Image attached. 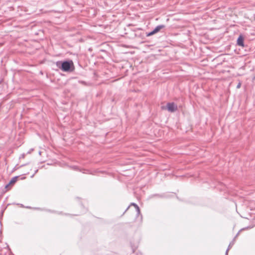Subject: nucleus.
Instances as JSON below:
<instances>
[{
    "label": "nucleus",
    "instance_id": "f03ea898",
    "mask_svg": "<svg viewBox=\"0 0 255 255\" xmlns=\"http://www.w3.org/2000/svg\"><path fill=\"white\" fill-rule=\"evenodd\" d=\"M167 109L169 112L173 113L177 110V106L173 102L168 103L166 105V108L164 106L161 107V109Z\"/></svg>",
    "mask_w": 255,
    "mask_h": 255
},
{
    "label": "nucleus",
    "instance_id": "9d476101",
    "mask_svg": "<svg viewBox=\"0 0 255 255\" xmlns=\"http://www.w3.org/2000/svg\"><path fill=\"white\" fill-rule=\"evenodd\" d=\"M253 80H255V76L253 78Z\"/></svg>",
    "mask_w": 255,
    "mask_h": 255
},
{
    "label": "nucleus",
    "instance_id": "6e6552de",
    "mask_svg": "<svg viewBox=\"0 0 255 255\" xmlns=\"http://www.w3.org/2000/svg\"><path fill=\"white\" fill-rule=\"evenodd\" d=\"M155 34V33L154 32V31H153V30L151 31L150 32L148 33L147 34V36H151V35H152L153 34Z\"/></svg>",
    "mask_w": 255,
    "mask_h": 255
},
{
    "label": "nucleus",
    "instance_id": "7ed1b4c3",
    "mask_svg": "<svg viewBox=\"0 0 255 255\" xmlns=\"http://www.w3.org/2000/svg\"><path fill=\"white\" fill-rule=\"evenodd\" d=\"M237 45L240 46L244 47V38L242 35H240L237 39Z\"/></svg>",
    "mask_w": 255,
    "mask_h": 255
},
{
    "label": "nucleus",
    "instance_id": "1a4fd4ad",
    "mask_svg": "<svg viewBox=\"0 0 255 255\" xmlns=\"http://www.w3.org/2000/svg\"><path fill=\"white\" fill-rule=\"evenodd\" d=\"M240 87V84H238L237 86V88H239Z\"/></svg>",
    "mask_w": 255,
    "mask_h": 255
},
{
    "label": "nucleus",
    "instance_id": "f257e3e1",
    "mask_svg": "<svg viewBox=\"0 0 255 255\" xmlns=\"http://www.w3.org/2000/svg\"><path fill=\"white\" fill-rule=\"evenodd\" d=\"M56 66L64 72H71L74 70V63L72 60L57 61Z\"/></svg>",
    "mask_w": 255,
    "mask_h": 255
},
{
    "label": "nucleus",
    "instance_id": "20e7f679",
    "mask_svg": "<svg viewBox=\"0 0 255 255\" xmlns=\"http://www.w3.org/2000/svg\"><path fill=\"white\" fill-rule=\"evenodd\" d=\"M17 178L18 176H15L12 177L10 180V182H9V183L5 186V188H8L10 185L15 183L17 181Z\"/></svg>",
    "mask_w": 255,
    "mask_h": 255
},
{
    "label": "nucleus",
    "instance_id": "423d86ee",
    "mask_svg": "<svg viewBox=\"0 0 255 255\" xmlns=\"http://www.w3.org/2000/svg\"><path fill=\"white\" fill-rule=\"evenodd\" d=\"M234 244V241H232L231 243H230V244L228 246V248L226 252V255H228V252H229V250L232 248V247L233 246Z\"/></svg>",
    "mask_w": 255,
    "mask_h": 255
},
{
    "label": "nucleus",
    "instance_id": "0eeeda50",
    "mask_svg": "<svg viewBox=\"0 0 255 255\" xmlns=\"http://www.w3.org/2000/svg\"><path fill=\"white\" fill-rule=\"evenodd\" d=\"M131 205L135 207L137 214H139L140 209L139 207L135 203H132Z\"/></svg>",
    "mask_w": 255,
    "mask_h": 255
},
{
    "label": "nucleus",
    "instance_id": "39448f33",
    "mask_svg": "<svg viewBox=\"0 0 255 255\" xmlns=\"http://www.w3.org/2000/svg\"><path fill=\"white\" fill-rule=\"evenodd\" d=\"M165 27V26L164 25H157L154 29H153V31H154V32L156 33L157 32H158V31H159L161 29H162L163 28H164Z\"/></svg>",
    "mask_w": 255,
    "mask_h": 255
}]
</instances>
